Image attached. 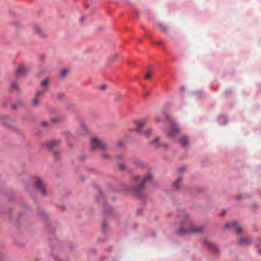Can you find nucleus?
<instances>
[{
  "label": "nucleus",
  "instance_id": "nucleus-32",
  "mask_svg": "<svg viewBox=\"0 0 261 261\" xmlns=\"http://www.w3.org/2000/svg\"><path fill=\"white\" fill-rule=\"evenodd\" d=\"M12 108H13V109H16V106L15 105H12Z\"/></svg>",
  "mask_w": 261,
  "mask_h": 261
},
{
  "label": "nucleus",
  "instance_id": "nucleus-3",
  "mask_svg": "<svg viewBox=\"0 0 261 261\" xmlns=\"http://www.w3.org/2000/svg\"><path fill=\"white\" fill-rule=\"evenodd\" d=\"M28 71L29 68L25 65L19 64L15 69V76L16 78L21 77L25 75Z\"/></svg>",
  "mask_w": 261,
  "mask_h": 261
},
{
  "label": "nucleus",
  "instance_id": "nucleus-12",
  "mask_svg": "<svg viewBox=\"0 0 261 261\" xmlns=\"http://www.w3.org/2000/svg\"><path fill=\"white\" fill-rule=\"evenodd\" d=\"M151 144L156 148L163 147L164 148H167V145L164 144H160L159 142V138L158 137L155 138L151 142Z\"/></svg>",
  "mask_w": 261,
  "mask_h": 261
},
{
  "label": "nucleus",
  "instance_id": "nucleus-6",
  "mask_svg": "<svg viewBox=\"0 0 261 261\" xmlns=\"http://www.w3.org/2000/svg\"><path fill=\"white\" fill-rule=\"evenodd\" d=\"M171 128L172 129V130H169L167 132V135L168 137H172L175 134L177 133L179 131V128L177 126V125L172 121L171 122Z\"/></svg>",
  "mask_w": 261,
  "mask_h": 261
},
{
  "label": "nucleus",
  "instance_id": "nucleus-13",
  "mask_svg": "<svg viewBox=\"0 0 261 261\" xmlns=\"http://www.w3.org/2000/svg\"><path fill=\"white\" fill-rule=\"evenodd\" d=\"M239 243L243 245H247L250 243L251 240L249 238L245 236L240 237L239 239Z\"/></svg>",
  "mask_w": 261,
  "mask_h": 261
},
{
  "label": "nucleus",
  "instance_id": "nucleus-35",
  "mask_svg": "<svg viewBox=\"0 0 261 261\" xmlns=\"http://www.w3.org/2000/svg\"><path fill=\"white\" fill-rule=\"evenodd\" d=\"M55 158H56L57 159H59V158H58V156H57V154H55Z\"/></svg>",
  "mask_w": 261,
  "mask_h": 261
},
{
  "label": "nucleus",
  "instance_id": "nucleus-9",
  "mask_svg": "<svg viewBox=\"0 0 261 261\" xmlns=\"http://www.w3.org/2000/svg\"><path fill=\"white\" fill-rule=\"evenodd\" d=\"M50 82V79L46 78L41 83V87H42V90L38 91L39 92H42V94L46 93L48 90V86Z\"/></svg>",
  "mask_w": 261,
  "mask_h": 261
},
{
  "label": "nucleus",
  "instance_id": "nucleus-27",
  "mask_svg": "<svg viewBox=\"0 0 261 261\" xmlns=\"http://www.w3.org/2000/svg\"><path fill=\"white\" fill-rule=\"evenodd\" d=\"M119 168H120V169L121 170H123L124 169H125V165L124 164H120L119 165Z\"/></svg>",
  "mask_w": 261,
  "mask_h": 261
},
{
  "label": "nucleus",
  "instance_id": "nucleus-28",
  "mask_svg": "<svg viewBox=\"0 0 261 261\" xmlns=\"http://www.w3.org/2000/svg\"><path fill=\"white\" fill-rule=\"evenodd\" d=\"M52 120L53 122H56V121H60L61 118H54L52 119Z\"/></svg>",
  "mask_w": 261,
  "mask_h": 261
},
{
  "label": "nucleus",
  "instance_id": "nucleus-2",
  "mask_svg": "<svg viewBox=\"0 0 261 261\" xmlns=\"http://www.w3.org/2000/svg\"><path fill=\"white\" fill-rule=\"evenodd\" d=\"M91 146L93 149H99L102 150H107L109 148V146L107 143L96 138L92 139Z\"/></svg>",
  "mask_w": 261,
  "mask_h": 261
},
{
  "label": "nucleus",
  "instance_id": "nucleus-16",
  "mask_svg": "<svg viewBox=\"0 0 261 261\" xmlns=\"http://www.w3.org/2000/svg\"><path fill=\"white\" fill-rule=\"evenodd\" d=\"M10 87H11V90H14V91H19L20 90V88L18 86V84L15 81L12 82L10 83Z\"/></svg>",
  "mask_w": 261,
  "mask_h": 261
},
{
  "label": "nucleus",
  "instance_id": "nucleus-30",
  "mask_svg": "<svg viewBox=\"0 0 261 261\" xmlns=\"http://www.w3.org/2000/svg\"><path fill=\"white\" fill-rule=\"evenodd\" d=\"M241 198H242V195H238V196H237L236 197V199H241Z\"/></svg>",
  "mask_w": 261,
  "mask_h": 261
},
{
  "label": "nucleus",
  "instance_id": "nucleus-29",
  "mask_svg": "<svg viewBox=\"0 0 261 261\" xmlns=\"http://www.w3.org/2000/svg\"><path fill=\"white\" fill-rule=\"evenodd\" d=\"M242 229H237V233L238 234H241L242 232Z\"/></svg>",
  "mask_w": 261,
  "mask_h": 261
},
{
  "label": "nucleus",
  "instance_id": "nucleus-20",
  "mask_svg": "<svg viewBox=\"0 0 261 261\" xmlns=\"http://www.w3.org/2000/svg\"><path fill=\"white\" fill-rule=\"evenodd\" d=\"M158 27L164 32L167 33L168 31L167 28L163 23H159Z\"/></svg>",
  "mask_w": 261,
  "mask_h": 261
},
{
  "label": "nucleus",
  "instance_id": "nucleus-26",
  "mask_svg": "<svg viewBox=\"0 0 261 261\" xmlns=\"http://www.w3.org/2000/svg\"><path fill=\"white\" fill-rule=\"evenodd\" d=\"M101 158L105 159H110V156L108 154L105 153L101 155Z\"/></svg>",
  "mask_w": 261,
  "mask_h": 261
},
{
  "label": "nucleus",
  "instance_id": "nucleus-8",
  "mask_svg": "<svg viewBox=\"0 0 261 261\" xmlns=\"http://www.w3.org/2000/svg\"><path fill=\"white\" fill-rule=\"evenodd\" d=\"M224 228H241V225L236 221H231L224 225Z\"/></svg>",
  "mask_w": 261,
  "mask_h": 261
},
{
  "label": "nucleus",
  "instance_id": "nucleus-37",
  "mask_svg": "<svg viewBox=\"0 0 261 261\" xmlns=\"http://www.w3.org/2000/svg\"><path fill=\"white\" fill-rule=\"evenodd\" d=\"M105 87H106V86H105V85H103V86L101 87V88L104 89Z\"/></svg>",
  "mask_w": 261,
  "mask_h": 261
},
{
  "label": "nucleus",
  "instance_id": "nucleus-31",
  "mask_svg": "<svg viewBox=\"0 0 261 261\" xmlns=\"http://www.w3.org/2000/svg\"><path fill=\"white\" fill-rule=\"evenodd\" d=\"M4 255L2 254L1 253H0V259H2Z\"/></svg>",
  "mask_w": 261,
  "mask_h": 261
},
{
  "label": "nucleus",
  "instance_id": "nucleus-1",
  "mask_svg": "<svg viewBox=\"0 0 261 261\" xmlns=\"http://www.w3.org/2000/svg\"><path fill=\"white\" fill-rule=\"evenodd\" d=\"M152 177V175L150 174H147L145 177L142 178L139 175H136L134 177L135 184L140 183L136 186L134 189V193L137 197H141L144 189V186L146 182L150 180Z\"/></svg>",
  "mask_w": 261,
  "mask_h": 261
},
{
  "label": "nucleus",
  "instance_id": "nucleus-33",
  "mask_svg": "<svg viewBox=\"0 0 261 261\" xmlns=\"http://www.w3.org/2000/svg\"><path fill=\"white\" fill-rule=\"evenodd\" d=\"M161 43H162V41H159V42H158L156 43V44H161Z\"/></svg>",
  "mask_w": 261,
  "mask_h": 261
},
{
  "label": "nucleus",
  "instance_id": "nucleus-38",
  "mask_svg": "<svg viewBox=\"0 0 261 261\" xmlns=\"http://www.w3.org/2000/svg\"><path fill=\"white\" fill-rule=\"evenodd\" d=\"M118 158H120H120H122V155H118Z\"/></svg>",
  "mask_w": 261,
  "mask_h": 261
},
{
  "label": "nucleus",
  "instance_id": "nucleus-19",
  "mask_svg": "<svg viewBox=\"0 0 261 261\" xmlns=\"http://www.w3.org/2000/svg\"><path fill=\"white\" fill-rule=\"evenodd\" d=\"M182 180L181 177H179L173 183V186L175 189H178L179 188V184L181 182Z\"/></svg>",
  "mask_w": 261,
  "mask_h": 261
},
{
  "label": "nucleus",
  "instance_id": "nucleus-21",
  "mask_svg": "<svg viewBox=\"0 0 261 261\" xmlns=\"http://www.w3.org/2000/svg\"><path fill=\"white\" fill-rule=\"evenodd\" d=\"M124 98V96L121 94V93H117L115 95V99L117 101H121Z\"/></svg>",
  "mask_w": 261,
  "mask_h": 261
},
{
  "label": "nucleus",
  "instance_id": "nucleus-11",
  "mask_svg": "<svg viewBox=\"0 0 261 261\" xmlns=\"http://www.w3.org/2000/svg\"><path fill=\"white\" fill-rule=\"evenodd\" d=\"M203 243L204 244L206 245V246L212 250L213 251L217 252L218 251V247L213 243L211 242L210 241L207 240H204L203 241Z\"/></svg>",
  "mask_w": 261,
  "mask_h": 261
},
{
  "label": "nucleus",
  "instance_id": "nucleus-15",
  "mask_svg": "<svg viewBox=\"0 0 261 261\" xmlns=\"http://www.w3.org/2000/svg\"><path fill=\"white\" fill-rule=\"evenodd\" d=\"M61 142L59 140H54L47 143L49 148H51L56 146H58L60 144Z\"/></svg>",
  "mask_w": 261,
  "mask_h": 261
},
{
  "label": "nucleus",
  "instance_id": "nucleus-25",
  "mask_svg": "<svg viewBox=\"0 0 261 261\" xmlns=\"http://www.w3.org/2000/svg\"><path fill=\"white\" fill-rule=\"evenodd\" d=\"M153 73L151 71L148 72L146 74V75L144 76V78L146 80H149L152 75Z\"/></svg>",
  "mask_w": 261,
  "mask_h": 261
},
{
  "label": "nucleus",
  "instance_id": "nucleus-4",
  "mask_svg": "<svg viewBox=\"0 0 261 261\" xmlns=\"http://www.w3.org/2000/svg\"><path fill=\"white\" fill-rule=\"evenodd\" d=\"M35 186L42 194L45 195L47 193L45 185L40 178H37L36 179Z\"/></svg>",
  "mask_w": 261,
  "mask_h": 261
},
{
  "label": "nucleus",
  "instance_id": "nucleus-24",
  "mask_svg": "<svg viewBox=\"0 0 261 261\" xmlns=\"http://www.w3.org/2000/svg\"><path fill=\"white\" fill-rule=\"evenodd\" d=\"M152 130L151 129H147L145 130L144 133V136L147 137L149 136V135L151 134Z\"/></svg>",
  "mask_w": 261,
  "mask_h": 261
},
{
  "label": "nucleus",
  "instance_id": "nucleus-7",
  "mask_svg": "<svg viewBox=\"0 0 261 261\" xmlns=\"http://www.w3.org/2000/svg\"><path fill=\"white\" fill-rule=\"evenodd\" d=\"M202 229H179V231L177 232L178 234L180 235H184L186 234L190 233H196L201 232Z\"/></svg>",
  "mask_w": 261,
  "mask_h": 261
},
{
  "label": "nucleus",
  "instance_id": "nucleus-14",
  "mask_svg": "<svg viewBox=\"0 0 261 261\" xmlns=\"http://www.w3.org/2000/svg\"><path fill=\"white\" fill-rule=\"evenodd\" d=\"M179 142L183 146H186L189 144V140L186 136L181 135L179 137Z\"/></svg>",
  "mask_w": 261,
  "mask_h": 261
},
{
  "label": "nucleus",
  "instance_id": "nucleus-5",
  "mask_svg": "<svg viewBox=\"0 0 261 261\" xmlns=\"http://www.w3.org/2000/svg\"><path fill=\"white\" fill-rule=\"evenodd\" d=\"M147 119L143 118L135 120V122L137 125V131L139 133H141L142 129L146 124Z\"/></svg>",
  "mask_w": 261,
  "mask_h": 261
},
{
  "label": "nucleus",
  "instance_id": "nucleus-23",
  "mask_svg": "<svg viewBox=\"0 0 261 261\" xmlns=\"http://www.w3.org/2000/svg\"><path fill=\"white\" fill-rule=\"evenodd\" d=\"M101 225L103 228L109 227V225L108 220L107 219H104L101 222Z\"/></svg>",
  "mask_w": 261,
  "mask_h": 261
},
{
  "label": "nucleus",
  "instance_id": "nucleus-22",
  "mask_svg": "<svg viewBox=\"0 0 261 261\" xmlns=\"http://www.w3.org/2000/svg\"><path fill=\"white\" fill-rule=\"evenodd\" d=\"M68 72V70L67 69H64L62 70L60 73V76L61 77L63 78L64 77L67 73Z\"/></svg>",
  "mask_w": 261,
  "mask_h": 261
},
{
  "label": "nucleus",
  "instance_id": "nucleus-18",
  "mask_svg": "<svg viewBox=\"0 0 261 261\" xmlns=\"http://www.w3.org/2000/svg\"><path fill=\"white\" fill-rule=\"evenodd\" d=\"M36 32L40 35V37L42 38H45L47 35L45 33L42 32V31L38 27L36 28Z\"/></svg>",
  "mask_w": 261,
  "mask_h": 261
},
{
  "label": "nucleus",
  "instance_id": "nucleus-34",
  "mask_svg": "<svg viewBox=\"0 0 261 261\" xmlns=\"http://www.w3.org/2000/svg\"><path fill=\"white\" fill-rule=\"evenodd\" d=\"M82 126H83V128H84V129H86V126H85V125H84V124H82Z\"/></svg>",
  "mask_w": 261,
  "mask_h": 261
},
{
  "label": "nucleus",
  "instance_id": "nucleus-17",
  "mask_svg": "<svg viewBox=\"0 0 261 261\" xmlns=\"http://www.w3.org/2000/svg\"><path fill=\"white\" fill-rule=\"evenodd\" d=\"M183 219L185 222H187L190 225H192L193 223V221L189 214H185L183 216Z\"/></svg>",
  "mask_w": 261,
  "mask_h": 261
},
{
  "label": "nucleus",
  "instance_id": "nucleus-36",
  "mask_svg": "<svg viewBox=\"0 0 261 261\" xmlns=\"http://www.w3.org/2000/svg\"><path fill=\"white\" fill-rule=\"evenodd\" d=\"M149 94V92H146L145 93V95H148Z\"/></svg>",
  "mask_w": 261,
  "mask_h": 261
},
{
  "label": "nucleus",
  "instance_id": "nucleus-10",
  "mask_svg": "<svg viewBox=\"0 0 261 261\" xmlns=\"http://www.w3.org/2000/svg\"><path fill=\"white\" fill-rule=\"evenodd\" d=\"M44 94H42V92L37 91L36 93L35 97L32 101V105L34 107H36L39 106L40 103V97L42 96Z\"/></svg>",
  "mask_w": 261,
  "mask_h": 261
}]
</instances>
